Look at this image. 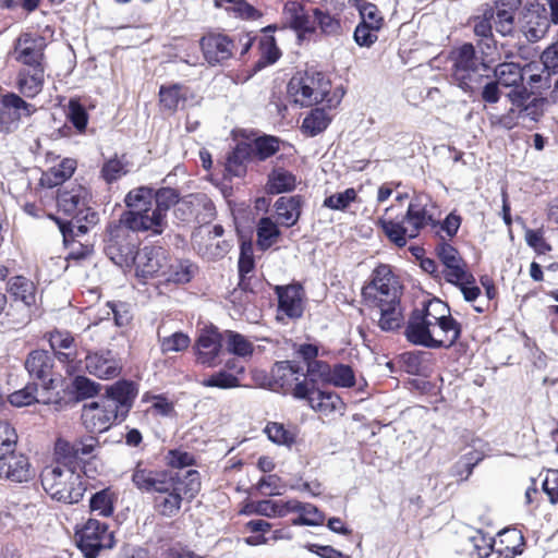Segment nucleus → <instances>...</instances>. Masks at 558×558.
Instances as JSON below:
<instances>
[{
  "mask_svg": "<svg viewBox=\"0 0 558 558\" xmlns=\"http://www.w3.org/2000/svg\"><path fill=\"white\" fill-rule=\"evenodd\" d=\"M489 16L494 20L496 31L502 35H511L514 29V12L505 9H497L496 14L488 11Z\"/></svg>",
  "mask_w": 558,
  "mask_h": 558,
  "instance_id": "55",
  "label": "nucleus"
},
{
  "mask_svg": "<svg viewBox=\"0 0 558 558\" xmlns=\"http://www.w3.org/2000/svg\"><path fill=\"white\" fill-rule=\"evenodd\" d=\"M183 86L174 84L171 86H161L159 89L160 104L163 109L174 112L185 98L182 93Z\"/></svg>",
  "mask_w": 558,
  "mask_h": 558,
  "instance_id": "48",
  "label": "nucleus"
},
{
  "mask_svg": "<svg viewBox=\"0 0 558 558\" xmlns=\"http://www.w3.org/2000/svg\"><path fill=\"white\" fill-rule=\"evenodd\" d=\"M278 298V313L290 319H298L303 315L304 306L302 287L300 284L276 286Z\"/></svg>",
  "mask_w": 558,
  "mask_h": 558,
  "instance_id": "24",
  "label": "nucleus"
},
{
  "mask_svg": "<svg viewBox=\"0 0 558 558\" xmlns=\"http://www.w3.org/2000/svg\"><path fill=\"white\" fill-rule=\"evenodd\" d=\"M158 342L161 353L166 355L186 350L191 343V339L182 331H175L170 336H161L160 330H158Z\"/></svg>",
  "mask_w": 558,
  "mask_h": 558,
  "instance_id": "45",
  "label": "nucleus"
},
{
  "mask_svg": "<svg viewBox=\"0 0 558 558\" xmlns=\"http://www.w3.org/2000/svg\"><path fill=\"white\" fill-rule=\"evenodd\" d=\"M75 543L85 558H97L101 550L114 546V535L107 523L88 519L75 533Z\"/></svg>",
  "mask_w": 558,
  "mask_h": 558,
  "instance_id": "10",
  "label": "nucleus"
},
{
  "mask_svg": "<svg viewBox=\"0 0 558 558\" xmlns=\"http://www.w3.org/2000/svg\"><path fill=\"white\" fill-rule=\"evenodd\" d=\"M17 442V434L8 422H0V454L13 453Z\"/></svg>",
  "mask_w": 558,
  "mask_h": 558,
  "instance_id": "62",
  "label": "nucleus"
},
{
  "mask_svg": "<svg viewBox=\"0 0 558 558\" xmlns=\"http://www.w3.org/2000/svg\"><path fill=\"white\" fill-rule=\"evenodd\" d=\"M86 371L99 379H112L122 371L121 360L111 350L89 351L85 356Z\"/></svg>",
  "mask_w": 558,
  "mask_h": 558,
  "instance_id": "20",
  "label": "nucleus"
},
{
  "mask_svg": "<svg viewBox=\"0 0 558 558\" xmlns=\"http://www.w3.org/2000/svg\"><path fill=\"white\" fill-rule=\"evenodd\" d=\"M82 420L84 426L90 433H102L107 430L113 422H121L120 415L108 407L102 399L84 404Z\"/></svg>",
  "mask_w": 558,
  "mask_h": 558,
  "instance_id": "21",
  "label": "nucleus"
},
{
  "mask_svg": "<svg viewBox=\"0 0 558 558\" xmlns=\"http://www.w3.org/2000/svg\"><path fill=\"white\" fill-rule=\"evenodd\" d=\"M40 480L45 492L63 504H77L86 490L81 474L71 466H47L43 470Z\"/></svg>",
  "mask_w": 558,
  "mask_h": 558,
  "instance_id": "7",
  "label": "nucleus"
},
{
  "mask_svg": "<svg viewBox=\"0 0 558 558\" xmlns=\"http://www.w3.org/2000/svg\"><path fill=\"white\" fill-rule=\"evenodd\" d=\"M223 345V332L217 327L203 329L196 340V362L206 367H215L219 363V356Z\"/></svg>",
  "mask_w": 558,
  "mask_h": 558,
  "instance_id": "17",
  "label": "nucleus"
},
{
  "mask_svg": "<svg viewBox=\"0 0 558 558\" xmlns=\"http://www.w3.org/2000/svg\"><path fill=\"white\" fill-rule=\"evenodd\" d=\"M66 118L78 133H83L86 130L88 123V113L85 107L78 100L71 99L69 101Z\"/></svg>",
  "mask_w": 558,
  "mask_h": 558,
  "instance_id": "54",
  "label": "nucleus"
},
{
  "mask_svg": "<svg viewBox=\"0 0 558 558\" xmlns=\"http://www.w3.org/2000/svg\"><path fill=\"white\" fill-rule=\"evenodd\" d=\"M330 371L331 366L328 363L314 360L307 364L306 378L303 381L310 383L314 390L319 381L328 383Z\"/></svg>",
  "mask_w": 558,
  "mask_h": 558,
  "instance_id": "49",
  "label": "nucleus"
},
{
  "mask_svg": "<svg viewBox=\"0 0 558 558\" xmlns=\"http://www.w3.org/2000/svg\"><path fill=\"white\" fill-rule=\"evenodd\" d=\"M549 26L547 10L538 3L524 8L519 17L520 31L530 43L541 40L547 34Z\"/></svg>",
  "mask_w": 558,
  "mask_h": 558,
  "instance_id": "16",
  "label": "nucleus"
},
{
  "mask_svg": "<svg viewBox=\"0 0 558 558\" xmlns=\"http://www.w3.org/2000/svg\"><path fill=\"white\" fill-rule=\"evenodd\" d=\"M124 202L130 210L124 211L120 219L135 233L142 231L159 235L165 231L168 221L153 207L151 187L141 186L130 191Z\"/></svg>",
  "mask_w": 558,
  "mask_h": 558,
  "instance_id": "4",
  "label": "nucleus"
},
{
  "mask_svg": "<svg viewBox=\"0 0 558 558\" xmlns=\"http://www.w3.org/2000/svg\"><path fill=\"white\" fill-rule=\"evenodd\" d=\"M541 60L544 71L547 73L545 87H550V75L558 73V46H551L545 49L541 56Z\"/></svg>",
  "mask_w": 558,
  "mask_h": 558,
  "instance_id": "64",
  "label": "nucleus"
},
{
  "mask_svg": "<svg viewBox=\"0 0 558 558\" xmlns=\"http://www.w3.org/2000/svg\"><path fill=\"white\" fill-rule=\"evenodd\" d=\"M289 512H298L299 517L293 520L295 525H319L324 522L323 513L312 504H303L298 500L287 501Z\"/></svg>",
  "mask_w": 558,
  "mask_h": 558,
  "instance_id": "34",
  "label": "nucleus"
},
{
  "mask_svg": "<svg viewBox=\"0 0 558 558\" xmlns=\"http://www.w3.org/2000/svg\"><path fill=\"white\" fill-rule=\"evenodd\" d=\"M232 244L227 240L208 241L197 244V252L207 259H220L231 250Z\"/></svg>",
  "mask_w": 558,
  "mask_h": 558,
  "instance_id": "51",
  "label": "nucleus"
},
{
  "mask_svg": "<svg viewBox=\"0 0 558 558\" xmlns=\"http://www.w3.org/2000/svg\"><path fill=\"white\" fill-rule=\"evenodd\" d=\"M281 232L269 217H263L259 219L256 227V244L259 250L267 251L270 248L280 236Z\"/></svg>",
  "mask_w": 558,
  "mask_h": 558,
  "instance_id": "39",
  "label": "nucleus"
},
{
  "mask_svg": "<svg viewBox=\"0 0 558 558\" xmlns=\"http://www.w3.org/2000/svg\"><path fill=\"white\" fill-rule=\"evenodd\" d=\"M197 271V265L190 259H178L169 256L162 281L185 284L194 278Z\"/></svg>",
  "mask_w": 558,
  "mask_h": 558,
  "instance_id": "30",
  "label": "nucleus"
},
{
  "mask_svg": "<svg viewBox=\"0 0 558 558\" xmlns=\"http://www.w3.org/2000/svg\"><path fill=\"white\" fill-rule=\"evenodd\" d=\"M166 462L172 469H184L196 464L194 454L183 449L169 450Z\"/></svg>",
  "mask_w": 558,
  "mask_h": 558,
  "instance_id": "60",
  "label": "nucleus"
},
{
  "mask_svg": "<svg viewBox=\"0 0 558 558\" xmlns=\"http://www.w3.org/2000/svg\"><path fill=\"white\" fill-rule=\"evenodd\" d=\"M478 558H485L493 551L495 539L489 534L476 530L474 535L469 537Z\"/></svg>",
  "mask_w": 558,
  "mask_h": 558,
  "instance_id": "59",
  "label": "nucleus"
},
{
  "mask_svg": "<svg viewBox=\"0 0 558 558\" xmlns=\"http://www.w3.org/2000/svg\"><path fill=\"white\" fill-rule=\"evenodd\" d=\"M253 155L258 160H266L274 156L280 148V140L272 135H263L254 140L251 145Z\"/></svg>",
  "mask_w": 558,
  "mask_h": 558,
  "instance_id": "46",
  "label": "nucleus"
},
{
  "mask_svg": "<svg viewBox=\"0 0 558 558\" xmlns=\"http://www.w3.org/2000/svg\"><path fill=\"white\" fill-rule=\"evenodd\" d=\"M140 240L136 233L119 220L110 226L105 241L106 255L118 266H130L138 253Z\"/></svg>",
  "mask_w": 558,
  "mask_h": 558,
  "instance_id": "8",
  "label": "nucleus"
},
{
  "mask_svg": "<svg viewBox=\"0 0 558 558\" xmlns=\"http://www.w3.org/2000/svg\"><path fill=\"white\" fill-rule=\"evenodd\" d=\"M253 156L250 144L240 143L227 157L226 169L229 173L240 177L245 173V162Z\"/></svg>",
  "mask_w": 558,
  "mask_h": 558,
  "instance_id": "38",
  "label": "nucleus"
},
{
  "mask_svg": "<svg viewBox=\"0 0 558 558\" xmlns=\"http://www.w3.org/2000/svg\"><path fill=\"white\" fill-rule=\"evenodd\" d=\"M404 335L409 342L430 349L450 348L461 335V325L440 300L424 302L408 319Z\"/></svg>",
  "mask_w": 558,
  "mask_h": 558,
  "instance_id": "1",
  "label": "nucleus"
},
{
  "mask_svg": "<svg viewBox=\"0 0 558 558\" xmlns=\"http://www.w3.org/2000/svg\"><path fill=\"white\" fill-rule=\"evenodd\" d=\"M137 392V385L134 381L120 379L106 386L102 400L120 415V421H123L132 409Z\"/></svg>",
  "mask_w": 558,
  "mask_h": 558,
  "instance_id": "15",
  "label": "nucleus"
},
{
  "mask_svg": "<svg viewBox=\"0 0 558 558\" xmlns=\"http://www.w3.org/2000/svg\"><path fill=\"white\" fill-rule=\"evenodd\" d=\"M169 253L161 246H145L138 251L133 264L136 275L142 278L159 277L162 279Z\"/></svg>",
  "mask_w": 558,
  "mask_h": 558,
  "instance_id": "19",
  "label": "nucleus"
},
{
  "mask_svg": "<svg viewBox=\"0 0 558 558\" xmlns=\"http://www.w3.org/2000/svg\"><path fill=\"white\" fill-rule=\"evenodd\" d=\"M253 511L256 514L265 515L268 518L284 517L289 513L287 501H276L271 499L258 500L252 505Z\"/></svg>",
  "mask_w": 558,
  "mask_h": 558,
  "instance_id": "50",
  "label": "nucleus"
},
{
  "mask_svg": "<svg viewBox=\"0 0 558 558\" xmlns=\"http://www.w3.org/2000/svg\"><path fill=\"white\" fill-rule=\"evenodd\" d=\"M295 184L296 178L292 172L283 168H276L268 174L266 189L270 194H281L292 191Z\"/></svg>",
  "mask_w": 558,
  "mask_h": 558,
  "instance_id": "37",
  "label": "nucleus"
},
{
  "mask_svg": "<svg viewBox=\"0 0 558 558\" xmlns=\"http://www.w3.org/2000/svg\"><path fill=\"white\" fill-rule=\"evenodd\" d=\"M328 384L335 387L350 388L355 385V375L351 366L336 364L331 367Z\"/></svg>",
  "mask_w": 558,
  "mask_h": 558,
  "instance_id": "53",
  "label": "nucleus"
},
{
  "mask_svg": "<svg viewBox=\"0 0 558 558\" xmlns=\"http://www.w3.org/2000/svg\"><path fill=\"white\" fill-rule=\"evenodd\" d=\"M199 44L204 58L210 65L221 64L229 60L238 48L234 38L220 33L203 36Z\"/></svg>",
  "mask_w": 558,
  "mask_h": 558,
  "instance_id": "18",
  "label": "nucleus"
},
{
  "mask_svg": "<svg viewBox=\"0 0 558 558\" xmlns=\"http://www.w3.org/2000/svg\"><path fill=\"white\" fill-rule=\"evenodd\" d=\"M302 197L300 195L281 196L275 203V209L281 225L294 226L301 215Z\"/></svg>",
  "mask_w": 558,
  "mask_h": 558,
  "instance_id": "32",
  "label": "nucleus"
},
{
  "mask_svg": "<svg viewBox=\"0 0 558 558\" xmlns=\"http://www.w3.org/2000/svg\"><path fill=\"white\" fill-rule=\"evenodd\" d=\"M25 368L32 378H36L41 381L43 387L46 390L52 389L53 378V356L45 350L32 351L26 361Z\"/></svg>",
  "mask_w": 558,
  "mask_h": 558,
  "instance_id": "23",
  "label": "nucleus"
},
{
  "mask_svg": "<svg viewBox=\"0 0 558 558\" xmlns=\"http://www.w3.org/2000/svg\"><path fill=\"white\" fill-rule=\"evenodd\" d=\"M36 108L17 94L8 93L0 99V132L11 133L19 128L22 117H31Z\"/></svg>",
  "mask_w": 558,
  "mask_h": 558,
  "instance_id": "14",
  "label": "nucleus"
},
{
  "mask_svg": "<svg viewBox=\"0 0 558 558\" xmlns=\"http://www.w3.org/2000/svg\"><path fill=\"white\" fill-rule=\"evenodd\" d=\"M44 53L37 48L33 41L25 40L20 44L17 60L23 63L24 68L43 66Z\"/></svg>",
  "mask_w": 558,
  "mask_h": 558,
  "instance_id": "52",
  "label": "nucleus"
},
{
  "mask_svg": "<svg viewBox=\"0 0 558 558\" xmlns=\"http://www.w3.org/2000/svg\"><path fill=\"white\" fill-rule=\"evenodd\" d=\"M436 204L425 193L414 194L401 220L378 218L377 226L381 228L387 239L398 247H404L408 239L418 236L421 231L430 226L437 228L438 220L434 216Z\"/></svg>",
  "mask_w": 558,
  "mask_h": 558,
  "instance_id": "2",
  "label": "nucleus"
},
{
  "mask_svg": "<svg viewBox=\"0 0 558 558\" xmlns=\"http://www.w3.org/2000/svg\"><path fill=\"white\" fill-rule=\"evenodd\" d=\"M179 192L172 187L153 189V205L155 210L161 214V217L167 219V214L171 207L179 203Z\"/></svg>",
  "mask_w": 558,
  "mask_h": 558,
  "instance_id": "43",
  "label": "nucleus"
},
{
  "mask_svg": "<svg viewBox=\"0 0 558 558\" xmlns=\"http://www.w3.org/2000/svg\"><path fill=\"white\" fill-rule=\"evenodd\" d=\"M301 367L291 361L277 362L271 371V378L276 390H281L283 393L291 392L293 396V388L299 384V375Z\"/></svg>",
  "mask_w": 558,
  "mask_h": 558,
  "instance_id": "28",
  "label": "nucleus"
},
{
  "mask_svg": "<svg viewBox=\"0 0 558 558\" xmlns=\"http://www.w3.org/2000/svg\"><path fill=\"white\" fill-rule=\"evenodd\" d=\"M172 472L168 471H151L141 468L138 464L133 474L132 482L134 486L145 493H156L157 489H166L165 481ZM168 482H166L167 484Z\"/></svg>",
  "mask_w": 558,
  "mask_h": 558,
  "instance_id": "31",
  "label": "nucleus"
},
{
  "mask_svg": "<svg viewBox=\"0 0 558 558\" xmlns=\"http://www.w3.org/2000/svg\"><path fill=\"white\" fill-rule=\"evenodd\" d=\"M129 162L125 156L114 155L106 160L100 170V177L108 184H111L129 173Z\"/></svg>",
  "mask_w": 558,
  "mask_h": 558,
  "instance_id": "42",
  "label": "nucleus"
},
{
  "mask_svg": "<svg viewBox=\"0 0 558 558\" xmlns=\"http://www.w3.org/2000/svg\"><path fill=\"white\" fill-rule=\"evenodd\" d=\"M7 291L15 301H21L31 307L36 303V286L24 276H14L9 279Z\"/></svg>",
  "mask_w": 558,
  "mask_h": 558,
  "instance_id": "33",
  "label": "nucleus"
},
{
  "mask_svg": "<svg viewBox=\"0 0 558 558\" xmlns=\"http://www.w3.org/2000/svg\"><path fill=\"white\" fill-rule=\"evenodd\" d=\"M290 26L298 32L299 38L315 33L314 8L306 9L298 1H289L283 9Z\"/></svg>",
  "mask_w": 558,
  "mask_h": 558,
  "instance_id": "26",
  "label": "nucleus"
},
{
  "mask_svg": "<svg viewBox=\"0 0 558 558\" xmlns=\"http://www.w3.org/2000/svg\"><path fill=\"white\" fill-rule=\"evenodd\" d=\"M315 28L318 27L320 33L326 36H338L341 33V22L327 10L314 8Z\"/></svg>",
  "mask_w": 558,
  "mask_h": 558,
  "instance_id": "44",
  "label": "nucleus"
},
{
  "mask_svg": "<svg viewBox=\"0 0 558 558\" xmlns=\"http://www.w3.org/2000/svg\"><path fill=\"white\" fill-rule=\"evenodd\" d=\"M199 206H207L210 209V205L207 202L206 194H190L183 198L179 197L174 208V215L181 221H189L191 218L195 219V214L199 209Z\"/></svg>",
  "mask_w": 558,
  "mask_h": 558,
  "instance_id": "35",
  "label": "nucleus"
},
{
  "mask_svg": "<svg viewBox=\"0 0 558 558\" xmlns=\"http://www.w3.org/2000/svg\"><path fill=\"white\" fill-rule=\"evenodd\" d=\"M257 488L264 496H280L286 490V484L277 474H268L260 477Z\"/></svg>",
  "mask_w": 558,
  "mask_h": 558,
  "instance_id": "56",
  "label": "nucleus"
},
{
  "mask_svg": "<svg viewBox=\"0 0 558 558\" xmlns=\"http://www.w3.org/2000/svg\"><path fill=\"white\" fill-rule=\"evenodd\" d=\"M88 199L89 193L82 185L64 186L58 191V211L70 217L68 221L56 218L65 245L74 235V229L76 235L85 234L88 226L97 223L98 215L88 206Z\"/></svg>",
  "mask_w": 558,
  "mask_h": 558,
  "instance_id": "3",
  "label": "nucleus"
},
{
  "mask_svg": "<svg viewBox=\"0 0 558 558\" xmlns=\"http://www.w3.org/2000/svg\"><path fill=\"white\" fill-rule=\"evenodd\" d=\"M436 252L445 267L442 275L447 282L472 279V274L466 270V264L456 247L442 241Z\"/></svg>",
  "mask_w": 558,
  "mask_h": 558,
  "instance_id": "22",
  "label": "nucleus"
},
{
  "mask_svg": "<svg viewBox=\"0 0 558 558\" xmlns=\"http://www.w3.org/2000/svg\"><path fill=\"white\" fill-rule=\"evenodd\" d=\"M452 82L464 93L472 96L482 86L488 65L472 44H463L450 52Z\"/></svg>",
  "mask_w": 558,
  "mask_h": 558,
  "instance_id": "6",
  "label": "nucleus"
},
{
  "mask_svg": "<svg viewBox=\"0 0 558 558\" xmlns=\"http://www.w3.org/2000/svg\"><path fill=\"white\" fill-rule=\"evenodd\" d=\"M265 433L269 440L277 445L290 447L295 441L293 433L286 429L284 426L279 423H268L265 428Z\"/></svg>",
  "mask_w": 558,
  "mask_h": 558,
  "instance_id": "58",
  "label": "nucleus"
},
{
  "mask_svg": "<svg viewBox=\"0 0 558 558\" xmlns=\"http://www.w3.org/2000/svg\"><path fill=\"white\" fill-rule=\"evenodd\" d=\"M166 489H157L154 507L163 517H174L181 509L182 500H192L201 490V476L196 470L183 474L171 473L165 481Z\"/></svg>",
  "mask_w": 558,
  "mask_h": 558,
  "instance_id": "5",
  "label": "nucleus"
},
{
  "mask_svg": "<svg viewBox=\"0 0 558 558\" xmlns=\"http://www.w3.org/2000/svg\"><path fill=\"white\" fill-rule=\"evenodd\" d=\"M76 168V161L71 158L63 159L58 166L52 167L41 178L43 184L49 187L62 184L65 180L72 177Z\"/></svg>",
  "mask_w": 558,
  "mask_h": 558,
  "instance_id": "41",
  "label": "nucleus"
},
{
  "mask_svg": "<svg viewBox=\"0 0 558 558\" xmlns=\"http://www.w3.org/2000/svg\"><path fill=\"white\" fill-rule=\"evenodd\" d=\"M89 507L92 512L102 517H109L113 513V505L106 490H100L94 494L90 498Z\"/></svg>",
  "mask_w": 558,
  "mask_h": 558,
  "instance_id": "63",
  "label": "nucleus"
},
{
  "mask_svg": "<svg viewBox=\"0 0 558 558\" xmlns=\"http://www.w3.org/2000/svg\"><path fill=\"white\" fill-rule=\"evenodd\" d=\"M356 191L353 187H349L343 192L326 197L324 206L332 210H345L356 199Z\"/></svg>",
  "mask_w": 558,
  "mask_h": 558,
  "instance_id": "57",
  "label": "nucleus"
},
{
  "mask_svg": "<svg viewBox=\"0 0 558 558\" xmlns=\"http://www.w3.org/2000/svg\"><path fill=\"white\" fill-rule=\"evenodd\" d=\"M494 76L504 87H511L508 97L513 106H522L530 99L531 93L523 85L524 68L515 62H504L494 69Z\"/></svg>",
  "mask_w": 558,
  "mask_h": 558,
  "instance_id": "12",
  "label": "nucleus"
},
{
  "mask_svg": "<svg viewBox=\"0 0 558 558\" xmlns=\"http://www.w3.org/2000/svg\"><path fill=\"white\" fill-rule=\"evenodd\" d=\"M0 478L13 483L27 482L31 478L28 458L22 453L0 454Z\"/></svg>",
  "mask_w": 558,
  "mask_h": 558,
  "instance_id": "25",
  "label": "nucleus"
},
{
  "mask_svg": "<svg viewBox=\"0 0 558 558\" xmlns=\"http://www.w3.org/2000/svg\"><path fill=\"white\" fill-rule=\"evenodd\" d=\"M295 399L307 400L308 405L316 412L329 415L335 412H343L344 403L333 391H323L310 387V383L301 381L293 388Z\"/></svg>",
  "mask_w": 558,
  "mask_h": 558,
  "instance_id": "11",
  "label": "nucleus"
},
{
  "mask_svg": "<svg viewBox=\"0 0 558 558\" xmlns=\"http://www.w3.org/2000/svg\"><path fill=\"white\" fill-rule=\"evenodd\" d=\"M226 350L238 357L247 359L254 353V344L243 335L233 331H223Z\"/></svg>",
  "mask_w": 558,
  "mask_h": 558,
  "instance_id": "36",
  "label": "nucleus"
},
{
  "mask_svg": "<svg viewBox=\"0 0 558 558\" xmlns=\"http://www.w3.org/2000/svg\"><path fill=\"white\" fill-rule=\"evenodd\" d=\"M201 385L208 388L231 389L240 387V378L227 369H220L201 381Z\"/></svg>",
  "mask_w": 558,
  "mask_h": 558,
  "instance_id": "47",
  "label": "nucleus"
},
{
  "mask_svg": "<svg viewBox=\"0 0 558 558\" xmlns=\"http://www.w3.org/2000/svg\"><path fill=\"white\" fill-rule=\"evenodd\" d=\"M331 122V118L328 116L325 109L316 108L303 119L302 131L308 136H316L324 132Z\"/></svg>",
  "mask_w": 558,
  "mask_h": 558,
  "instance_id": "40",
  "label": "nucleus"
},
{
  "mask_svg": "<svg viewBox=\"0 0 558 558\" xmlns=\"http://www.w3.org/2000/svg\"><path fill=\"white\" fill-rule=\"evenodd\" d=\"M362 295L369 303L400 298L398 281L388 265L381 264L373 270L372 280L362 289Z\"/></svg>",
  "mask_w": 558,
  "mask_h": 558,
  "instance_id": "13",
  "label": "nucleus"
},
{
  "mask_svg": "<svg viewBox=\"0 0 558 558\" xmlns=\"http://www.w3.org/2000/svg\"><path fill=\"white\" fill-rule=\"evenodd\" d=\"M44 66L22 68L16 76V87L26 98L36 97L44 87Z\"/></svg>",
  "mask_w": 558,
  "mask_h": 558,
  "instance_id": "29",
  "label": "nucleus"
},
{
  "mask_svg": "<svg viewBox=\"0 0 558 558\" xmlns=\"http://www.w3.org/2000/svg\"><path fill=\"white\" fill-rule=\"evenodd\" d=\"M330 87V81L322 72L305 71L290 80L288 92L296 104L308 107L324 101Z\"/></svg>",
  "mask_w": 558,
  "mask_h": 558,
  "instance_id": "9",
  "label": "nucleus"
},
{
  "mask_svg": "<svg viewBox=\"0 0 558 558\" xmlns=\"http://www.w3.org/2000/svg\"><path fill=\"white\" fill-rule=\"evenodd\" d=\"M36 391L37 384H27L23 389H20L11 393L9 396V402L13 407L17 408L31 405L34 402L38 401V399L36 398Z\"/></svg>",
  "mask_w": 558,
  "mask_h": 558,
  "instance_id": "61",
  "label": "nucleus"
},
{
  "mask_svg": "<svg viewBox=\"0 0 558 558\" xmlns=\"http://www.w3.org/2000/svg\"><path fill=\"white\" fill-rule=\"evenodd\" d=\"M372 304L379 310L378 326L384 331H393L403 324V314L400 304V298L389 300L378 299Z\"/></svg>",
  "mask_w": 558,
  "mask_h": 558,
  "instance_id": "27",
  "label": "nucleus"
}]
</instances>
